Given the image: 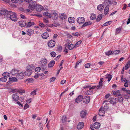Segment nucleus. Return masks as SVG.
I'll use <instances>...</instances> for the list:
<instances>
[{"label": "nucleus", "mask_w": 130, "mask_h": 130, "mask_svg": "<svg viewBox=\"0 0 130 130\" xmlns=\"http://www.w3.org/2000/svg\"><path fill=\"white\" fill-rule=\"evenodd\" d=\"M93 125L94 127L96 129H97L99 128L100 126V123L96 122L94 123Z\"/></svg>", "instance_id": "obj_26"}, {"label": "nucleus", "mask_w": 130, "mask_h": 130, "mask_svg": "<svg viewBox=\"0 0 130 130\" xmlns=\"http://www.w3.org/2000/svg\"><path fill=\"white\" fill-rule=\"evenodd\" d=\"M36 90H34L33 91H32L31 93V95H36Z\"/></svg>", "instance_id": "obj_61"}, {"label": "nucleus", "mask_w": 130, "mask_h": 130, "mask_svg": "<svg viewBox=\"0 0 130 130\" xmlns=\"http://www.w3.org/2000/svg\"><path fill=\"white\" fill-rule=\"evenodd\" d=\"M24 76V74L23 72L18 73L17 77L19 79H21L23 78Z\"/></svg>", "instance_id": "obj_12"}, {"label": "nucleus", "mask_w": 130, "mask_h": 130, "mask_svg": "<svg viewBox=\"0 0 130 130\" xmlns=\"http://www.w3.org/2000/svg\"><path fill=\"white\" fill-rule=\"evenodd\" d=\"M102 17V15L101 14H99L98 16V18L96 19V21L99 22L101 20Z\"/></svg>", "instance_id": "obj_42"}, {"label": "nucleus", "mask_w": 130, "mask_h": 130, "mask_svg": "<svg viewBox=\"0 0 130 130\" xmlns=\"http://www.w3.org/2000/svg\"><path fill=\"white\" fill-rule=\"evenodd\" d=\"M17 88L15 89H12L11 90V91L13 93L17 92Z\"/></svg>", "instance_id": "obj_60"}, {"label": "nucleus", "mask_w": 130, "mask_h": 130, "mask_svg": "<svg viewBox=\"0 0 130 130\" xmlns=\"http://www.w3.org/2000/svg\"><path fill=\"white\" fill-rule=\"evenodd\" d=\"M29 106L28 104H25L24 106V110H25L26 109L29 108Z\"/></svg>", "instance_id": "obj_55"}, {"label": "nucleus", "mask_w": 130, "mask_h": 130, "mask_svg": "<svg viewBox=\"0 0 130 130\" xmlns=\"http://www.w3.org/2000/svg\"><path fill=\"white\" fill-rule=\"evenodd\" d=\"M113 92V94L114 96H120L121 95V94H120V91L119 90H117L116 91H112Z\"/></svg>", "instance_id": "obj_22"}, {"label": "nucleus", "mask_w": 130, "mask_h": 130, "mask_svg": "<svg viewBox=\"0 0 130 130\" xmlns=\"http://www.w3.org/2000/svg\"><path fill=\"white\" fill-rule=\"evenodd\" d=\"M96 87V86H94L91 87H88L89 90L85 92L86 95H90L91 94L93 93V89H94Z\"/></svg>", "instance_id": "obj_3"}, {"label": "nucleus", "mask_w": 130, "mask_h": 130, "mask_svg": "<svg viewBox=\"0 0 130 130\" xmlns=\"http://www.w3.org/2000/svg\"><path fill=\"white\" fill-rule=\"evenodd\" d=\"M8 13L7 17L8 18H10L12 21H17V18L15 13L10 11H9Z\"/></svg>", "instance_id": "obj_1"}, {"label": "nucleus", "mask_w": 130, "mask_h": 130, "mask_svg": "<svg viewBox=\"0 0 130 130\" xmlns=\"http://www.w3.org/2000/svg\"><path fill=\"white\" fill-rule=\"evenodd\" d=\"M112 52L111 51L107 52H105L106 55L107 56H109L110 55L112 54Z\"/></svg>", "instance_id": "obj_47"}, {"label": "nucleus", "mask_w": 130, "mask_h": 130, "mask_svg": "<svg viewBox=\"0 0 130 130\" xmlns=\"http://www.w3.org/2000/svg\"><path fill=\"white\" fill-rule=\"evenodd\" d=\"M50 55L51 57H54L56 56V53L54 51H52L50 53Z\"/></svg>", "instance_id": "obj_41"}, {"label": "nucleus", "mask_w": 130, "mask_h": 130, "mask_svg": "<svg viewBox=\"0 0 130 130\" xmlns=\"http://www.w3.org/2000/svg\"><path fill=\"white\" fill-rule=\"evenodd\" d=\"M20 100L21 101V102H23L24 101V97H20Z\"/></svg>", "instance_id": "obj_63"}, {"label": "nucleus", "mask_w": 130, "mask_h": 130, "mask_svg": "<svg viewBox=\"0 0 130 130\" xmlns=\"http://www.w3.org/2000/svg\"><path fill=\"white\" fill-rule=\"evenodd\" d=\"M116 98H111L109 99L108 102L111 104H114L116 103Z\"/></svg>", "instance_id": "obj_24"}, {"label": "nucleus", "mask_w": 130, "mask_h": 130, "mask_svg": "<svg viewBox=\"0 0 130 130\" xmlns=\"http://www.w3.org/2000/svg\"><path fill=\"white\" fill-rule=\"evenodd\" d=\"M39 127L40 130H42L43 129V125L41 122H40L39 124Z\"/></svg>", "instance_id": "obj_45"}, {"label": "nucleus", "mask_w": 130, "mask_h": 130, "mask_svg": "<svg viewBox=\"0 0 130 130\" xmlns=\"http://www.w3.org/2000/svg\"><path fill=\"white\" fill-rule=\"evenodd\" d=\"M12 98L14 101H17L18 100L19 97L17 94H13L12 95Z\"/></svg>", "instance_id": "obj_15"}, {"label": "nucleus", "mask_w": 130, "mask_h": 130, "mask_svg": "<svg viewBox=\"0 0 130 130\" xmlns=\"http://www.w3.org/2000/svg\"><path fill=\"white\" fill-rule=\"evenodd\" d=\"M85 19L83 17H80L78 18L77 20V23L79 24H82L85 21Z\"/></svg>", "instance_id": "obj_10"}, {"label": "nucleus", "mask_w": 130, "mask_h": 130, "mask_svg": "<svg viewBox=\"0 0 130 130\" xmlns=\"http://www.w3.org/2000/svg\"><path fill=\"white\" fill-rule=\"evenodd\" d=\"M9 80L12 81H12L14 82L17 81V79L16 77H13L11 78H9Z\"/></svg>", "instance_id": "obj_38"}, {"label": "nucleus", "mask_w": 130, "mask_h": 130, "mask_svg": "<svg viewBox=\"0 0 130 130\" xmlns=\"http://www.w3.org/2000/svg\"><path fill=\"white\" fill-rule=\"evenodd\" d=\"M43 21L45 23H49V21L47 18H43Z\"/></svg>", "instance_id": "obj_52"}, {"label": "nucleus", "mask_w": 130, "mask_h": 130, "mask_svg": "<svg viewBox=\"0 0 130 130\" xmlns=\"http://www.w3.org/2000/svg\"><path fill=\"white\" fill-rule=\"evenodd\" d=\"M104 8V5L103 4H99L98 5L97 7V9L98 10L101 11Z\"/></svg>", "instance_id": "obj_32"}, {"label": "nucleus", "mask_w": 130, "mask_h": 130, "mask_svg": "<svg viewBox=\"0 0 130 130\" xmlns=\"http://www.w3.org/2000/svg\"><path fill=\"white\" fill-rule=\"evenodd\" d=\"M41 69V68L40 67H36L35 69V71L37 72H39Z\"/></svg>", "instance_id": "obj_49"}, {"label": "nucleus", "mask_w": 130, "mask_h": 130, "mask_svg": "<svg viewBox=\"0 0 130 130\" xmlns=\"http://www.w3.org/2000/svg\"><path fill=\"white\" fill-rule=\"evenodd\" d=\"M43 15L45 16H48L49 18L51 17L52 16V15L51 13L46 12H44L43 13Z\"/></svg>", "instance_id": "obj_37"}, {"label": "nucleus", "mask_w": 130, "mask_h": 130, "mask_svg": "<svg viewBox=\"0 0 130 130\" xmlns=\"http://www.w3.org/2000/svg\"><path fill=\"white\" fill-rule=\"evenodd\" d=\"M39 26L41 27H44V25L41 22H39Z\"/></svg>", "instance_id": "obj_59"}, {"label": "nucleus", "mask_w": 130, "mask_h": 130, "mask_svg": "<svg viewBox=\"0 0 130 130\" xmlns=\"http://www.w3.org/2000/svg\"><path fill=\"white\" fill-rule=\"evenodd\" d=\"M120 52L119 50H116L112 52V54H117L119 53Z\"/></svg>", "instance_id": "obj_44"}, {"label": "nucleus", "mask_w": 130, "mask_h": 130, "mask_svg": "<svg viewBox=\"0 0 130 130\" xmlns=\"http://www.w3.org/2000/svg\"><path fill=\"white\" fill-rule=\"evenodd\" d=\"M105 76V78L108 79V81L109 82L111 80L112 76L110 74H109L106 75Z\"/></svg>", "instance_id": "obj_28"}, {"label": "nucleus", "mask_w": 130, "mask_h": 130, "mask_svg": "<svg viewBox=\"0 0 130 130\" xmlns=\"http://www.w3.org/2000/svg\"><path fill=\"white\" fill-rule=\"evenodd\" d=\"M67 46L68 48L70 50H72L74 47V45L72 44H71Z\"/></svg>", "instance_id": "obj_43"}, {"label": "nucleus", "mask_w": 130, "mask_h": 130, "mask_svg": "<svg viewBox=\"0 0 130 130\" xmlns=\"http://www.w3.org/2000/svg\"><path fill=\"white\" fill-rule=\"evenodd\" d=\"M2 75L4 77H9L10 76V74L9 73L7 72H5Z\"/></svg>", "instance_id": "obj_31"}, {"label": "nucleus", "mask_w": 130, "mask_h": 130, "mask_svg": "<svg viewBox=\"0 0 130 130\" xmlns=\"http://www.w3.org/2000/svg\"><path fill=\"white\" fill-rule=\"evenodd\" d=\"M68 20L70 23H73L74 22L75 18L73 17H70L69 18Z\"/></svg>", "instance_id": "obj_29"}, {"label": "nucleus", "mask_w": 130, "mask_h": 130, "mask_svg": "<svg viewBox=\"0 0 130 130\" xmlns=\"http://www.w3.org/2000/svg\"><path fill=\"white\" fill-rule=\"evenodd\" d=\"M90 98L89 96H86L83 98V101L85 103H88L90 101Z\"/></svg>", "instance_id": "obj_11"}, {"label": "nucleus", "mask_w": 130, "mask_h": 130, "mask_svg": "<svg viewBox=\"0 0 130 130\" xmlns=\"http://www.w3.org/2000/svg\"><path fill=\"white\" fill-rule=\"evenodd\" d=\"M121 28L120 27H119L117 28L116 29V34H118L121 31Z\"/></svg>", "instance_id": "obj_48"}, {"label": "nucleus", "mask_w": 130, "mask_h": 130, "mask_svg": "<svg viewBox=\"0 0 130 130\" xmlns=\"http://www.w3.org/2000/svg\"><path fill=\"white\" fill-rule=\"evenodd\" d=\"M82 42V41L81 40L79 41L76 44L75 46L76 47H78L79 45Z\"/></svg>", "instance_id": "obj_53"}, {"label": "nucleus", "mask_w": 130, "mask_h": 130, "mask_svg": "<svg viewBox=\"0 0 130 130\" xmlns=\"http://www.w3.org/2000/svg\"><path fill=\"white\" fill-rule=\"evenodd\" d=\"M96 15L94 14H92L91 15L90 19L92 20H94L96 19Z\"/></svg>", "instance_id": "obj_39"}, {"label": "nucleus", "mask_w": 130, "mask_h": 130, "mask_svg": "<svg viewBox=\"0 0 130 130\" xmlns=\"http://www.w3.org/2000/svg\"><path fill=\"white\" fill-rule=\"evenodd\" d=\"M60 18L61 19L63 20L67 19L66 15L65 14L63 13L61 14L60 16Z\"/></svg>", "instance_id": "obj_35"}, {"label": "nucleus", "mask_w": 130, "mask_h": 130, "mask_svg": "<svg viewBox=\"0 0 130 130\" xmlns=\"http://www.w3.org/2000/svg\"><path fill=\"white\" fill-rule=\"evenodd\" d=\"M105 112L104 108L101 107L99 110V112H98V115L101 116H103Z\"/></svg>", "instance_id": "obj_6"}, {"label": "nucleus", "mask_w": 130, "mask_h": 130, "mask_svg": "<svg viewBox=\"0 0 130 130\" xmlns=\"http://www.w3.org/2000/svg\"><path fill=\"white\" fill-rule=\"evenodd\" d=\"M47 63V60L45 58L41 59L40 61V64L41 66H45Z\"/></svg>", "instance_id": "obj_8"}, {"label": "nucleus", "mask_w": 130, "mask_h": 130, "mask_svg": "<svg viewBox=\"0 0 130 130\" xmlns=\"http://www.w3.org/2000/svg\"><path fill=\"white\" fill-rule=\"evenodd\" d=\"M48 44L50 47L52 48L55 46V42L53 40H51L49 41Z\"/></svg>", "instance_id": "obj_7"}, {"label": "nucleus", "mask_w": 130, "mask_h": 130, "mask_svg": "<svg viewBox=\"0 0 130 130\" xmlns=\"http://www.w3.org/2000/svg\"><path fill=\"white\" fill-rule=\"evenodd\" d=\"M83 99V96L81 95L79 96L75 100V102L77 103L80 102Z\"/></svg>", "instance_id": "obj_18"}, {"label": "nucleus", "mask_w": 130, "mask_h": 130, "mask_svg": "<svg viewBox=\"0 0 130 130\" xmlns=\"http://www.w3.org/2000/svg\"><path fill=\"white\" fill-rule=\"evenodd\" d=\"M43 7L41 5H37L36 6V9L38 11H40L43 9Z\"/></svg>", "instance_id": "obj_20"}, {"label": "nucleus", "mask_w": 130, "mask_h": 130, "mask_svg": "<svg viewBox=\"0 0 130 130\" xmlns=\"http://www.w3.org/2000/svg\"><path fill=\"white\" fill-rule=\"evenodd\" d=\"M26 32L27 33L28 35L31 36L33 34L34 31L33 30L29 29L27 30Z\"/></svg>", "instance_id": "obj_23"}, {"label": "nucleus", "mask_w": 130, "mask_h": 130, "mask_svg": "<svg viewBox=\"0 0 130 130\" xmlns=\"http://www.w3.org/2000/svg\"><path fill=\"white\" fill-rule=\"evenodd\" d=\"M130 94H127L125 95L124 96V97L126 99H129L130 97Z\"/></svg>", "instance_id": "obj_57"}, {"label": "nucleus", "mask_w": 130, "mask_h": 130, "mask_svg": "<svg viewBox=\"0 0 130 130\" xmlns=\"http://www.w3.org/2000/svg\"><path fill=\"white\" fill-rule=\"evenodd\" d=\"M121 90L125 92L126 93L130 94V90L126 89V88L125 87L122 88Z\"/></svg>", "instance_id": "obj_33"}, {"label": "nucleus", "mask_w": 130, "mask_h": 130, "mask_svg": "<svg viewBox=\"0 0 130 130\" xmlns=\"http://www.w3.org/2000/svg\"><path fill=\"white\" fill-rule=\"evenodd\" d=\"M31 2L29 5V8L31 10H34L35 8L36 3L33 0Z\"/></svg>", "instance_id": "obj_5"}, {"label": "nucleus", "mask_w": 130, "mask_h": 130, "mask_svg": "<svg viewBox=\"0 0 130 130\" xmlns=\"http://www.w3.org/2000/svg\"><path fill=\"white\" fill-rule=\"evenodd\" d=\"M9 12L7 9H3L0 10V14L1 15H4L5 17H7L8 12Z\"/></svg>", "instance_id": "obj_4"}, {"label": "nucleus", "mask_w": 130, "mask_h": 130, "mask_svg": "<svg viewBox=\"0 0 130 130\" xmlns=\"http://www.w3.org/2000/svg\"><path fill=\"white\" fill-rule=\"evenodd\" d=\"M56 79V77H53L51 78L50 79V82H52L54 81Z\"/></svg>", "instance_id": "obj_50"}, {"label": "nucleus", "mask_w": 130, "mask_h": 130, "mask_svg": "<svg viewBox=\"0 0 130 130\" xmlns=\"http://www.w3.org/2000/svg\"><path fill=\"white\" fill-rule=\"evenodd\" d=\"M41 36L43 38L46 39L48 37L49 35L47 33L44 32L42 34Z\"/></svg>", "instance_id": "obj_19"}, {"label": "nucleus", "mask_w": 130, "mask_h": 130, "mask_svg": "<svg viewBox=\"0 0 130 130\" xmlns=\"http://www.w3.org/2000/svg\"><path fill=\"white\" fill-rule=\"evenodd\" d=\"M90 64L89 63H87L85 64V67L86 68H88L90 67Z\"/></svg>", "instance_id": "obj_62"}, {"label": "nucleus", "mask_w": 130, "mask_h": 130, "mask_svg": "<svg viewBox=\"0 0 130 130\" xmlns=\"http://www.w3.org/2000/svg\"><path fill=\"white\" fill-rule=\"evenodd\" d=\"M84 126V123L83 122H80L77 126V128L78 130L81 129Z\"/></svg>", "instance_id": "obj_17"}, {"label": "nucleus", "mask_w": 130, "mask_h": 130, "mask_svg": "<svg viewBox=\"0 0 130 130\" xmlns=\"http://www.w3.org/2000/svg\"><path fill=\"white\" fill-rule=\"evenodd\" d=\"M28 82L29 83L32 82L34 81V79H28Z\"/></svg>", "instance_id": "obj_64"}, {"label": "nucleus", "mask_w": 130, "mask_h": 130, "mask_svg": "<svg viewBox=\"0 0 130 130\" xmlns=\"http://www.w3.org/2000/svg\"><path fill=\"white\" fill-rule=\"evenodd\" d=\"M112 21H109L103 24L102 26H105L109 25L111 24L112 23Z\"/></svg>", "instance_id": "obj_34"}, {"label": "nucleus", "mask_w": 130, "mask_h": 130, "mask_svg": "<svg viewBox=\"0 0 130 130\" xmlns=\"http://www.w3.org/2000/svg\"><path fill=\"white\" fill-rule=\"evenodd\" d=\"M66 42L67 43L66 44H65L66 46H67L69 45H70V44L71 43V41L70 40H67Z\"/></svg>", "instance_id": "obj_56"}, {"label": "nucleus", "mask_w": 130, "mask_h": 130, "mask_svg": "<svg viewBox=\"0 0 130 130\" xmlns=\"http://www.w3.org/2000/svg\"><path fill=\"white\" fill-rule=\"evenodd\" d=\"M87 114V111L85 110H83L81 112L80 116L82 118L85 117Z\"/></svg>", "instance_id": "obj_14"}, {"label": "nucleus", "mask_w": 130, "mask_h": 130, "mask_svg": "<svg viewBox=\"0 0 130 130\" xmlns=\"http://www.w3.org/2000/svg\"><path fill=\"white\" fill-rule=\"evenodd\" d=\"M62 121L63 123H64L66 121V117L65 116H62Z\"/></svg>", "instance_id": "obj_46"}, {"label": "nucleus", "mask_w": 130, "mask_h": 130, "mask_svg": "<svg viewBox=\"0 0 130 130\" xmlns=\"http://www.w3.org/2000/svg\"><path fill=\"white\" fill-rule=\"evenodd\" d=\"M55 63V62L54 60L51 61L48 64V67L49 68L52 67L54 66Z\"/></svg>", "instance_id": "obj_30"}, {"label": "nucleus", "mask_w": 130, "mask_h": 130, "mask_svg": "<svg viewBox=\"0 0 130 130\" xmlns=\"http://www.w3.org/2000/svg\"><path fill=\"white\" fill-rule=\"evenodd\" d=\"M34 24V23L33 22H29L27 23V27H30L32 26Z\"/></svg>", "instance_id": "obj_36"}, {"label": "nucleus", "mask_w": 130, "mask_h": 130, "mask_svg": "<svg viewBox=\"0 0 130 130\" xmlns=\"http://www.w3.org/2000/svg\"><path fill=\"white\" fill-rule=\"evenodd\" d=\"M82 61H78L77 62V63H76V65L75 66V68H76L79 65V64Z\"/></svg>", "instance_id": "obj_54"}, {"label": "nucleus", "mask_w": 130, "mask_h": 130, "mask_svg": "<svg viewBox=\"0 0 130 130\" xmlns=\"http://www.w3.org/2000/svg\"><path fill=\"white\" fill-rule=\"evenodd\" d=\"M32 67L30 65H28L27 67V70L25 72V75L29 76L31 75L32 72Z\"/></svg>", "instance_id": "obj_2"}, {"label": "nucleus", "mask_w": 130, "mask_h": 130, "mask_svg": "<svg viewBox=\"0 0 130 130\" xmlns=\"http://www.w3.org/2000/svg\"><path fill=\"white\" fill-rule=\"evenodd\" d=\"M103 81H101V80L100 81L99 85L96 87L97 89H100L102 88L103 84Z\"/></svg>", "instance_id": "obj_25"}, {"label": "nucleus", "mask_w": 130, "mask_h": 130, "mask_svg": "<svg viewBox=\"0 0 130 130\" xmlns=\"http://www.w3.org/2000/svg\"><path fill=\"white\" fill-rule=\"evenodd\" d=\"M130 61H128L127 63L126 64L125 69V70H127L129 67L130 66Z\"/></svg>", "instance_id": "obj_40"}, {"label": "nucleus", "mask_w": 130, "mask_h": 130, "mask_svg": "<svg viewBox=\"0 0 130 130\" xmlns=\"http://www.w3.org/2000/svg\"><path fill=\"white\" fill-rule=\"evenodd\" d=\"M109 8L108 6H106L104 10V14L106 15L109 14Z\"/></svg>", "instance_id": "obj_21"}, {"label": "nucleus", "mask_w": 130, "mask_h": 130, "mask_svg": "<svg viewBox=\"0 0 130 130\" xmlns=\"http://www.w3.org/2000/svg\"><path fill=\"white\" fill-rule=\"evenodd\" d=\"M52 17L55 20L57 19L58 17V14L55 11H53L51 13Z\"/></svg>", "instance_id": "obj_16"}, {"label": "nucleus", "mask_w": 130, "mask_h": 130, "mask_svg": "<svg viewBox=\"0 0 130 130\" xmlns=\"http://www.w3.org/2000/svg\"><path fill=\"white\" fill-rule=\"evenodd\" d=\"M0 80L3 82H5L7 80V78L5 77H2L0 78Z\"/></svg>", "instance_id": "obj_51"}, {"label": "nucleus", "mask_w": 130, "mask_h": 130, "mask_svg": "<svg viewBox=\"0 0 130 130\" xmlns=\"http://www.w3.org/2000/svg\"><path fill=\"white\" fill-rule=\"evenodd\" d=\"M11 74L16 77L19 73V71L17 69H14L12 70L10 72Z\"/></svg>", "instance_id": "obj_9"}, {"label": "nucleus", "mask_w": 130, "mask_h": 130, "mask_svg": "<svg viewBox=\"0 0 130 130\" xmlns=\"http://www.w3.org/2000/svg\"><path fill=\"white\" fill-rule=\"evenodd\" d=\"M17 92L19 93H23L25 92V90L22 88H17Z\"/></svg>", "instance_id": "obj_27"}, {"label": "nucleus", "mask_w": 130, "mask_h": 130, "mask_svg": "<svg viewBox=\"0 0 130 130\" xmlns=\"http://www.w3.org/2000/svg\"><path fill=\"white\" fill-rule=\"evenodd\" d=\"M88 24V22H85L83 24V25H82V27H83L86 26Z\"/></svg>", "instance_id": "obj_58"}, {"label": "nucleus", "mask_w": 130, "mask_h": 130, "mask_svg": "<svg viewBox=\"0 0 130 130\" xmlns=\"http://www.w3.org/2000/svg\"><path fill=\"white\" fill-rule=\"evenodd\" d=\"M20 25L22 27H24L26 25L27 23L24 20H21L19 22Z\"/></svg>", "instance_id": "obj_13"}]
</instances>
